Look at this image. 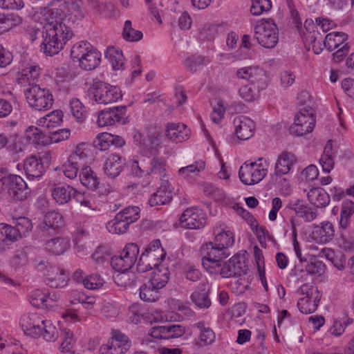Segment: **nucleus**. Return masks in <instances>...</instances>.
<instances>
[{"mask_svg":"<svg viewBox=\"0 0 354 354\" xmlns=\"http://www.w3.org/2000/svg\"><path fill=\"white\" fill-rule=\"evenodd\" d=\"M60 2L59 8H44L41 10V15L44 22L43 41L41 50L46 55L53 56L58 54L74 35L71 28L66 24V19L62 18V8H66L68 4L75 8L77 5L64 0H57ZM68 22V20H67Z\"/></svg>","mask_w":354,"mask_h":354,"instance_id":"1","label":"nucleus"},{"mask_svg":"<svg viewBox=\"0 0 354 354\" xmlns=\"http://www.w3.org/2000/svg\"><path fill=\"white\" fill-rule=\"evenodd\" d=\"M89 99L98 104H109L121 99L122 95L120 88L106 82H94L88 90Z\"/></svg>","mask_w":354,"mask_h":354,"instance_id":"2","label":"nucleus"},{"mask_svg":"<svg viewBox=\"0 0 354 354\" xmlns=\"http://www.w3.org/2000/svg\"><path fill=\"white\" fill-rule=\"evenodd\" d=\"M166 255L164 249L161 247L160 240H153L142 253L137 263V270L139 272H145L151 269L163 266L160 263Z\"/></svg>","mask_w":354,"mask_h":354,"instance_id":"3","label":"nucleus"},{"mask_svg":"<svg viewBox=\"0 0 354 354\" xmlns=\"http://www.w3.org/2000/svg\"><path fill=\"white\" fill-rule=\"evenodd\" d=\"M24 93L29 106L37 111H46L53 104L54 99L50 91L38 84L31 85Z\"/></svg>","mask_w":354,"mask_h":354,"instance_id":"4","label":"nucleus"},{"mask_svg":"<svg viewBox=\"0 0 354 354\" xmlns=\"http://www.w3.org/2000/svg\"><path fill=\"white\" fill-rule=\"evenodd\" d=\"M254 37L261 46L274 48L279 40L277 25L270 19L259 21L254 27Z\"/></svg>","mask_w":354,"mask_h":354,"instance_id":"5","label":"nucleus"},{"mask_svg":"<svg viewBox=\"0 0 354 354\" xmlns=\"http://www.w3.org/2000/svg\"><path fill=\"white\" fill-rule=\"evenodd\" d=\"M315 125L314 111L310 106H306L296 115L295 122L290 126L289 131L292 135L302 136L310 133Z\"/></svg>","mask_w":354,"mask_h":354,"instance_id":"6","label":"nucleus"},{"mask_svg":"<svg viewBox=\"0 0 354 354\" xmlns=\"http://www.w3.org/2000/svg\"><path fill=\"white\" fill-rule=\"evenodd\" d=\"M201 253L202 265L206 270L220 267L221 262L230 256L228 250L221 248L212 241L202 245Z\"/></svg>","mask_w":354,"mask_h":354,"instance_id":"7","label":"nucleus"},{"mask_svg":"<svg viewBox=\"0 0 354 354\" xmlns=\"http://www.w3.org/2000/svg\"><path fill=\"white\" fill-rule=\"evenodd\" d=\"M41 69L39 64L30 59H21L18 65L16 73V82L21 86L34 84L35 80L39 78Z\"/></svg>","mask_w":354,"mask_h":354,"instance_id":"8","label":"nucleus"},{"mask_svg":"<svg viewBox=\"0 0 354 354\" xmlns=\"http://www.w3.org/2000/svg\"><path fill=\"white\" fill-rule=\"evenodd\" d=\"M138 254L139 248L136 243L127 244L120 255L111 258L112 268L118 272L128 271L134 266Z\"/></svg>","mask_w":354,"mask_h":354,"instance_id":"9","label":"nucleus"},{"mask_svg":"<svg viewBox=\"0 0 354 354\" xmlns=\"http://www.w3.org/2000/svg\"><path fill=\"white\" fill-rule=\"evenodd\" d=\"M267 169L261 167V164L255 162H244L239 169V176L241 181L247 185H252L261 181L267 175Z\"/></svg>","mask_w":354,"mask_h":354,"instance_id":"10","label":"nucleus"},{"mask_svg":"<svg viewBox=\"0 0 354 354\" xmlns=\"http://www.w3.org/2000/svg\"><path fill=\"white\" fill-rule=\"evenodd\" d=\"M131 347L128 337L118 330H113L112 336L100 348V354H124Z\"/></svg>","mask_w":354,"mask_h":354,"instance_id":"11","label":"nucleus"},{"mask_svg":"<svg viewBox=\"0 0 354 354\" xmlns=\"http://www.w3.org/2000/svg\"><path fill=\"white\" fill-rule=\"evenodd\" d=\"M205 224L206 217L203 213L202 209L196 207L187 208L180 218V226L187 229H201Z\"/></svg>","mask_w":354,"mask_h":354,"instance_id":"12","label":"nucleus"},{"mask_svg":"<svg viewBox=\"0 0 354 354\" xmlns=\"http://www.w3.org/2000/svg\"><path fill=\"white\" fill-rule=\"evenodd\" d=\"M8 193L15 201H23L27 199L31 193L24 179L18 175H8Z\"/></svg>","mask_w":354,"mask_h":354,"instance_id":"13","label":"nucleus"},{"mask_svg":"<svg viewBox=\"0 0 354 354\" xmlns=\"http://www.w3.org/2000/svg\"><path fill=\"white\" fill-rule=\"evenodd\" d=\"M44 319L37 313L24 314L20 319V326L26 335L33 338L41 337V328Z\"/></svg>","mask_w":354,"mask_h":354,"instance_id":"14","label":"nucleus"},{"mask_svg":"<svg viewBox=\"0 0 354 354\" xmlns=\"http://www.w3.org/2000/svg\"><path fill=\"white\" fill-rule=\"evenodd\" d=\"M48 158L43 156H30L24 161V170L29 179H39L46 172L47 166L44 165V160Z\"/></svg>","mask_w":354,"mask_h":354,"instance_id":"15","label":"nucleus"},{"mask_svg":"<svg viewBox=\"0 0 354 354\" xmlns=\"http://www.w3.org/2000/svg\"><path fill=\"white\" fill-rule=\"evenodd\" d=\"M127 112L125 106L109 108L99 112L97 123L99 127H104L121 122Z\"/></svg>","mask_w":354,"mask_h":354,"instance_id":"16","label":"nucleus"},{"mask_svg":"<svg viewBox=\"0 0 354 354\" xmlns=\"http://www.w3.org/2000/svg\"><path fill=\"white\" fill-rule=\"evenodd\" d=\"M185 333V328L180 324H167L153 327L149 335L155 339H170L178 338Z\"/></svg>","mask_w":354,"mask_h":354,"instance_id":"17","label":"nucleus"},{"mask_svg":"<svg viewBox=\"0 0 354 354\" xmlns=\"http://www.w3.org/2000/svg\"><path fill=\"white\" fill-rule=\"evenodd\" d=\"M239 78L248 80L251 84H257L259 89H264L266 87V75L265 72L257 66H249L239 68L236 71Z\"/></svg>","mask_w":354,"mask_h":354,"instance_id":"18","label":"nucleus"},{"mask_svg":"<svg viewBox=\"0 0 354 354\" xmlns=\"http://www.w3.org/2000/svg\"><path fill=\"white\" fill-rule=\"evenodd\" d=\"M63 225V216L57 212L50 211L44 215L39 224V231L43 236H50L55 234Z\"/></svg>","mask_w":354,"mask_h":354,"instance_id":"19","label":"nucleus"},{"mask_svg":"<svg viewBox=\"0 0 354 354\" xmlns=\"http://www.w3.org/2000/svg\"><path fill=\"white\" fill-rule=\"evenodd\" d=\"M243 257L234 255L222 267L221 274L223 277H239L245 273V264Z\"/></svg>","mask_w":354,"mask_h":354,"instance_id":"20","label":"nucleus"},{"mask_svg":"<svg viewBox=\"0 0 354 354\" xmlns=\"http://www.w3.org/2000/svg\"><path fill=\"white\" fill-rule=\"evenodd\" d=\"M295 162L296 158L292 153L286 151H283L276 161L274 172L271 175L272 180L277 181L278 177L288 174Z\"/></svg>","mask_w":354,"mask_h":354,"instance_id":"21","label":"nucleus"},{"mask_svg":"<svg viewBox=\"0 0 354 354\" xmlns=\"http://www.w3.org/2000/svg\"><path fill=\"white\" fill-rule=\"evenodd\" d=\"M233 124L237 138L242 140L250 138L254 133V122L249 118L239 115L234 118Z\"/></svg>","mask_w":354,"mask_h":354,"instance_id":"22","label":"nucleus"},{"mask_svg":"<svg viewBox=\"0 0 354 354\" xmlns=\"http://www.w3.org/2000/svg\"><path fill=\"white\" fill-rule=\"evenodd\" d=\"M45 275V281L51 288H63L68 283V275L64 270L58 266L50 265Z\"/></svg>","mask_w":354,"mask_h":354,"instance_id":"23","label":"nucleus"},{"mask_svg":"<svg viewBox=\"0 0 354 354\" xmlns=\"http://www.w3.org/2000/svg\"><path fill=\"white\" fill-rule=\"evenodd\" d=\"M189 129L183 123H168L165 127V136L171 142L180 143L190 136Z\"/></svg>","mask_w":354,"mask_h":354,"instance_id":"24","label":"nucleus"},{"mask_svg":"<svg viewBox=\"0 0 354 354\" xmlns=\"http://www.w3.org/2000/svg\"><path fill=\"white\" fill-rule=\"evenodd\" d=\"M161 145V136L158 131L148 133L144 138V144L140 150L141 153L146 156H158Z\"/></svg>","mask_w":354,"mask_h":354,"instance_id":"25","label":"nucleus"},{"mask_svg":"<svg viewBox=\"0 0 354 354\" xmlns=\"http://www.w3.org/2000/svg\"><path fill=\"white\" fill-rule=\"evenodd\" d=\"M286 208L294 211L298 216L304 218L306 222H310L317 217V211L300 199L289 201Z\"/></svg>","mask_w":354,"mask_h":354,"instance_id":"26","label":"nucleus"},{"mask_svg":"<svg viewBox=\"0 0 354 354\" xmlns=\"http://www.w3.org/2000/svg\"><path fill=\"white\" fill-rule=\"evenodd\" d=\"M210 287L206 282L199 283L197 289L194 291L191 296L192 301L199 308H208L211 304L209 297Z\"/></svg>","mask_w":354,"mask_h":354,"instance_id":"27","label":"nucleus"},{"mask_svg":"<svg viewBox=\"0 0 354 354\" xmlns=\"http://www.w3.org/2000/svg\"><path fill=\"white\" fill-rule=\"evenodd\" d=\"M198 330V335L195 342L199 347H204L212 345L216 339V334L210 326L204 321L196 324Z\"/></svg>","mask_w":354,"mask_h":354,"instance_id":"28","label":"nucleus"},{"mask_svg":"<svg viewBox=\"0 0 354 354\" xmlns=\"http://www.w3.org/2000/svg\"><path fill=\"white\" fill-rule=\"evenodd\" d=\"M124 165V159L120 155L112 153L106 159L103 169L107 176L115 178L120 175Z\"/></svg>","mask_w":354,"mask_h":354,"instance_id":"29","label":"nucleus"},{"mask_svg":"<svg viewBox=\"0 0 354 354\" xmlns=\"http://www.w3.org/2000/svg\"><path fill=\"white\" fill-rule=\"evenodd\" d=\"M335 235L333 224L328 221L322 223L320 225L314 227L312 239L318 243H326L331 241Z\"/></svg>","mask_w":354,"mask_h":354,"instance_id":"30","label":"nucleus"},{"mask_svg":"<svg viewBox=\"0 0 354 354\" xmlns=\"http://www.w3.org/2000/svg\"><path fill=\"white\" fill-rule=\"evenodd\" d=\"M168 187V180H164L160 187L151 196L149 200V203L151 207L166 205L171 201L172 195Z\"/></svg>","mask_w":354,"mask_h":354,"instance_id":"31","label":"nucleus"},{"mask_svg":"<svg viewBox=\"0 0 354 354\" xmlns=\"http://www.w3.org/2000/svg\"><path fill=\"white\" fill-rule=\"evenodd\" d=\"M169 276V270L165 266L156 268L151 274L149 279L151 286L153 288L162 289L168 283Z\"/></svg>","mask_w":354,"mask_h":354,"instance_id":"32","label":"nucleus"},{"mask_svg":"<svg viewBox=\"0 0 354 354\" xmlns=\"http://www.w3.org/2000/svg\"><path fill=\"white\" fill-rule=\"evenodd\" d=\"M333 142L332 140L327 141L324 149L323 154L319 160V163L322 169L326 173H330L335 165L334 156L337 153V148L333 147Z\"/></svg>","mask_w":354,"mask_h":354,"instance_id":"33","label":"nucleus"},{"mask_svg":"<svg viewBox=\"0 0 354 354\" xmlns=\"http://www.w3.org/2000/svg\"><path fill=\"white\" fill-rule=\"evenodd\" d=\"M304 35L303 39L306 46H311L315 54L319 55L322 53L324 48H327L325 44V39H324V35L319 31L310 32L309 33H305L302 32Z\"/></svg>","mask_w":354,"mask_h":354,"instance_id":"34","label":"nucleus"},{"mask_svg":"<svg viewBox=\"0 0 354 354\" xmlns=\"http://www.w3.org/2000/svg\"><path fill=\"white\" fill-rule=\"evenodd\" d=\"M75 193V189L70 185H59L51 189L53 198L59 205L68 203Z\"/></svg>","mask_w":354,"mask_h":354,"instance_id":"35","label":"nucleus"},{"mask_svg":"<svg viewBox=\"0 0 354 354\" xmlns=\"http://www.w3.org/2000/svg\"><path fill=\"white\" fill-rule=\"evenodd\" d=\"M309 202L317 207H324L329 204V194L321 187H314L307 194Z\"/></svg>","mask_w":354,"mask_h":354,"instance_id":"36","label":"nucleus"},{"mask_svg":"<svg viewBox=\"0 0 354 354\" xmlns=\"http://www.w3.org/2000/svg\"><path fill=\"white\" fill-rule=\"evenodd\" d=\"M214 234H215L214 245L220 246L221 248L227 250L229 247L234 245V235L230 231H225L221 227L215 226L213 229Z\"/></svg>","mask_w":354,"mask_h":354,"instance_id":"37","label":"nucleus"},{"mask_svg":"<svg viewBox=\"0 0 354 354\" xmlns=\"http://www.w3.org/2000/svg\"><path fill=\"white\" fill-rule=\"evenodd\" d=\"M70 246V240L66 237H55L46 243V249L55 255L62 254Z\"/></svg>","mask_w":354,"mask_h":354,"instance_id":"38","label":"nucleus"},{"mask_svg":"<svg viewBox=\"0 0 354 354\" xmlns=\"http://www.w3.org/2000/svg\"><path fill=\"white\" fill-rule=\"evenodd\" d=\"M146 174L154 175L164 182L166 176V161L164 158L155 156L146 168Z\"/></svg>","mask_w":354,"mask_h":354,"instance_id":"39","label":"nucleus"},{"mask_svg":"<svg viewBox=\"0 0 354 354\" xmlns=\"http://www.w3.org/2000/svg\"><path fill=\"white\" fill-rule=\"evenodd\" d=\"M100 53L93 47L78 62L79 66L86 71L93 70L100 64Z\"/></svg>","mask_w":354,"mask_h":354,"instance_id":"40","label":"nucleus"},{"mask_svg":"<svg viewBox=\"0 0 354 354\" xmlns=\"http://www.w3.org/2000/svg\"><path fill=\"white\" fill-rule=\"evenodd\" d=\"M348 35L342 32H332L327 34L325 37V44L330 50H335L343 46V44H348L346 41Z\"/></svg>","mask_w":354,"mask_h":354,"instance_id":"41","label":"nucleus"},{"mask_svg":"<svg viewBox=\"0 0 354 354\" xmlns=\"http://www.w3.org/2000/svg\"><path fill=\"white\" fill-rule=\"evenodd\" d=\"M62 118V111L60 110H55L39 119L37 120V124L47 129L54 128L62 124L63 121Z\"/></svg>","mask_w":354,"mask_h":354,"instance_id":"42","label":"nucleus"},{"mask_svg":"<svg viewBox=\"0 0 354 354\" xmlns=\"http://www.w3.org/2000/svg\"><path fill=\"white\" fill-rule=\"evenodd\" d=\"M80 180L84 186L91 189H96L98 187V178L95 172L88 167L82 168L80 172Z\"/></svg>","mask_w":354,"mask_h":354,"instance_id":"43","label":"nucleus"},{"mask_svg":"<svg viewBox=\"0 0 354 354\" xmlns=\"http://www.w3.org/2000/svg\"><path fill=\"white\" fill-rule=\"evenodd\" d=\"M105 57L109 59L114 70L122 68L124 56L122 51L113 46L109 47L105 52Z\"/></svg>","mask_w":354,"mask_h":354,"instance_id":"44","label":"nucleus"},{"mask_svg":"<svg viewBox=\"0 0 354 354\" xmlns=\"http://www.w3.org/2000/svg\"><path fill=\"white\" fill-rule=\"evenodd\" d=\"M86 145L84 143L77 145L75 150L69 156L68 160L73 162V164L79 169L86 164V159L88 153L86 151Z\"/></svg>","mask_w":354,"mask_h":354,"instance_id":"45","label":"nucleus"},{"mask_svg":"<svg viewBox=\"0 0 354 354\" xmlns=\"http://www.w3.org/2000/svg\"><path fill=\"white\" fill-rule=\"evenodd\" d=\"M353 322V319L349 317L346 313L344 314L342 317L334 320L330 328V333L334 336L339 337L344 333L346 328Z\"/></svg>","mask_w":354,"mask_h":354,"instance_id":"46","label":"nucleus"},{"mask_svg":"<svg viewBox=\"0 0 354 354\" xmlns=\"http://www.w3.org/2000/svg\"><path fill=\"white\" fill-rule=\"evenodd\" d=\"M93 46L90 43L81 41L75 44L71 50V57L73 62H79L85 56Z\"/></svg>","mask_w":354,"mask_h":354,"instance_id":"47","label":"nucleus"},{"mask_svg":"<svg viewBox=\"0 0 354 354\" xmlns=\"http://www.w3.org/2000/svg\"><path fill=\"white\" fill-rule=\"evenodd\" d=\"M129 226V225L117 214L113 219L106 223V227L111 234H120L125 233Z\"/></svg>","mask_w":354,"mask_h":354,"instance_id":"48","label":"nucleus"},{"mask_svg":"<svg viewBox=\"0 0 354 354\" xmlns=\"http://www.w3.org/2000/svg\"><path fill=\"white\" fill-rule=\"evenodd\" d=\"M41 337L46 342H54L59 337V332L56 326L50 320L45 319L41 328Z\"/></svg>","mask_w":354,"mask_h":354,"instance_id":"49","label":"nucleus"},{"mask_svg":"<svg viewBox=\"0 0 354 354\" xmlns=\"http://www.w3.org/2000/svg\"><path fill=\"white\" fill-rule=\"evenodd\" d=\"M25 138L28 144L37 146L43 145V132L35 126H30L25 131Z\"/></svg>","mask_w":354,"mask_h":354,"instance_id":"50","label":"nucleus"},{"mask_svg":"<svg viewBox=\"0 0 354 354\" xmlns=\"http://www.w3.org/2000/svg\"><path fill=\"white\" fill-rule=\"evenodd\" d=\"M205 168V163L203 160L194 162V163L181 167L178 170V174L185 178L192 177V174H197L203 171Z\"/></svg>","mask_w":354,"mask_h":354,"instance_id":"51","label":"nucleus"},{"mask_svg":"<svg viewBox=\"0 0 354 354\" xmlns=\"http://www.w3.org/2000/svg\"><path fill=\"white\" fill-rule=\"evenodd\" d=\"M30 303L32 306L37 308H48L52 306L48 304L47 295L40 290H35L29 296Z\"/></svg>","mask_w":354,"mask_h":354,"instance_id":"52","label":"nucleus"},{"mask_svg":"<svg viewBox=\"0 0 354 354\" xmlns=\"http://www.w3.org/2000/svg\"><path fill=\"white\" fill-rule=\"evenodd\" d=\"M320 299L301 297L298 300L297 306L301 313L310 314L314 313L319 305Z\"/></svg>","mask_w":354,"mask_h":354,"instance_id":"53","label":"nucleus"},{"mask_svg":"<svg viewBox=\"0 0 354 354\" xmlns=\"http://www.w3.org/2000/svg\"><path fill=\"white\" fill-rule=\"evenodd\" d=\"M142 32L132 28V23L130 20L124 22L122 37L128 41H138L142 38Z\"/></svg>","mask_w":354,"mask_h":354,"instance_id":"54","label":"nucleus"},{"mask_svg":"<svg viewBox=\"0 0 354 354\" xmlns=\"http://www.w3.org/2000/svg\"><path fill=\"white\" fill-rule=\"evenodd\" d=\"M70 109L74 118L78 122H82L86 118V109L83 104L77 98L70 100Z\"/></svg>","mask_w":354,"mask_h":354,"instance_id":"55","label":"nucleus"},{"mask_svg":"<svg viewBox=\"0 0 354 354\" xmlns=\"http://www.w3.org/2000/svg\"><path fill=\"white\" fill-rule=\"evenodd\" d=\"M19 237L15 227L1 223L0 224V240L6 242H14Z\"/></svg>","mask_w":354,"mask_h":354,"instance_id":"56","label":"nucleus"},{"mask_svg":"<svg viewBox=\"0 0 354 354\" xmlns=\"http://www.w3.org/2000/svg\"><path fill=\"white\" fill-rule=\"evenodd\" d=\"M250 12L252 15L258 16L268 12L272 8L270 0H251Z\"/></svg>","mask_w":354,"mask_h":354,"instance_id":"57","label":"nucleus"},{"mask_svg":"<svg viewBox=\"0 0 354 354\" xmlns=\"http://www.w3.org/2000/svg\"><path fill=\"white\" fill-rule=\"evenodd\" d=\"M120 272L117 276V279L118 284L121 286L132 287L136 286L139 281L138 277L134 272L127 271Z\"/></svg>","mask_w":354,"mask_h":354,"instance_id":"58","label":"nucleus"},{"mask_svg":"<svg viewBox=\"0 0 354 354\" xmlns=\"http://www.w3.org/2000/svg\"><path fill=\"white\" fill-rule=\"evenodd\" d=\"M305 270L308 274L321 276L325 272L326 266L322 261L315 258L307 262Z\"/></svg>","mask_w":354,"mask_h":354,"instance_id":"59","label":"nucleus"},{"mask_svg":"<svg viewBox=\"0 0 354 354\" xmlns=\"http://www.w3.org/2000/svg\"><path fill=\"white\" fill-rule=\"evenodd\" d=\"M118 214L128 225H130L139 218L140 209L136 206L127 207Z\"/></svg>","mask_w":354,"mask_h":354,"instance_id":"60","label":"nucleus"},{"mask_svg":"<svg viewBox=\"0 0 354 354\" xmlns=\"http://www.w3.org/2000/svg\"><path fill=\"white\" fill-rule=\"evenodd\" d=\"M15 228L19 237L26 236L31 232L32 224L29 218L19 217L16 220Z\"/></svg>","mask_w":354,"mask_h":354,"instance_id":"61","label":"nucleus"},{"mask_svg":"<svg viewBox=\"0 0 354 354\" xmlns=\"http://www.w3.org/2000/svg\"><path fill=\"white\" fill-rule=\"evenodd\" d=\"M299 295H304L303 297L311 299H321L322 294L317 288L310 283H304L297 290Z\"/></svg>","mask_w":354,"mask_h":354,"instance_id":"62","label":"nucleus"},{"mask_svg":"<svg viewBox=\"0 0 354 354\" xmlns=\"http://www.w3.org/2000/svg\"><path fill=\"white\" fill-rule=\"evenodd\" d=\"M159 289L153 288L152 286L142 285L140 288V297L142 300L147 302H153L158 299Z\"/></svg>","mask_w":354,"mask_h":354,"instance_id":"63","label":"nucleus"},{"mask_svg":"<svg viewBox=\"0 0 354 354\" xmlns=\"http://www.w3.org/2000/svg\"><path fill=\"white\" fill-rule=\"evenodd\" d=\"M104 282V279L99 274H91L84 279L82 284L86 289L97 290L103 286Z\"/></svg>","mask_w":354,"mask_h":354,"instance_id":"64","label":"nucleus"}]
</instances>
